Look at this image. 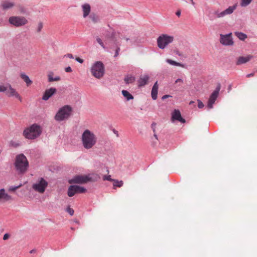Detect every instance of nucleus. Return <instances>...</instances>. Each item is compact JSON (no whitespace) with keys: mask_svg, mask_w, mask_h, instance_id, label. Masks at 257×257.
<instances>
[{"mask_svg":"<svg viewBox=\"0 0 257 257\" xmlns=\"http://www.w3.org/2000/svg\"><path fill=\"white\" fill-rule=\"evenodd\" d=\"M81 139L82 146L86 150L92 149L97 141L96 136L88 129H86L83 132Z\"/></svg>","mask_w":257,"mask_h":257,"instance_id":"obj_1","label":"nucleus"},{"mask_svg":"<svg viewBox=\"0 0 257 257\" xmlns=\"http://www.w3.org/2000/svg\"><path fill=\"white\" fill-rule=\"evenodd\" d=\"M14 165L17 172L21 174L27 172L29 165L27 158L23 154L16 156Z\"/></svg>","mask_w":257,"mask_h":257,"instance_id":"obj_2","label":"nucleus"},{"mask_svg":"<svg viewBox=\"0 0 257 257\" xmlns=\"http://www.w3.org/2000/svg\"><path fill=\"white\" fill-rule=\"evenodd\" d=\"M99 178L96 174L88 175H76L69 181L70 184H85L88 182H95Z\"/></svg>","mask_w":257,"mask_h":257,"instance_id":"obj_3","label":"nucleus"},{"mask_svg":"<svg viewBox=\"0 0 257 257\" xmlns=\"http://www.w3.org/2000/svg\"><path fill=\"white\" fill-rule=\"evenodd\" d=\"M42 131V127L40 125L33 124L24 130L23 135L28 139L34 140L40 136Z\"/></svg>","mask_w":257,"mask_h":257,"instance_id":"obj_4","label":"nucleus"},{"mask_svg":"<svg viewBox=\"0 0 257 257\" xmlns=\"http://www.w3.org/2000/svg\"><path fill=\"white\" fill-rule=\"evenodd\" d=\"M90 71L94 77L100 79L104 75V66L102 62L96 61L92 65Z\"/></svg>","mask_w":257,"mask_h":257,"instance_id":"obj_5","label":"nucleus"},{"mask_svg":"<svg viewBox=\"0 0 257 257\" xmlns=\"http://www.w3.org/2000/svg\"><path fill=\"white\" fill-rule=\"evenodd\" d=\"M0 92H5L6 94L9 97H15L21 102L22 101V98L19 93L9 83L6 85H0Z\"/></svg>","mask_w":257,"mask_h":257,"instance_id":"obj_6","label":"nucleus"},{"mask_svg":"<svg viewBox=\"0 0 257 257\" xmlns=\"http://www.w3.org/2000/svg\"><path fill=\"white\" fill-rule=\"evenodd\" d=\"M72 108L69 105H65L59 109L55 116V119L61 121L67 119L70 115Z\"/></svg>","mask_w":257,"mask_h":257,"instance_id":"obj_7","label":"nucleus"},{"mask_svg":"<svg viewBox=\"0 0 257 257\" xmlns=\"http://www.w3.org/2000/svg\"><path fill=\"white\" fill-rule=\"evenodd\" d=\"M174 40V37L167 34H162L157 38V45L160 49H164Z\"/></svg>","mask_w":257,"mask_h":257,"instance_id":"obj_8","label":"nucleus"},{"mask_svg":"<svg viewBox=\"0 0 257 257\" xmlns=\"http://www.w3.org/2000/svg\"><path fill=\"white\" fill-rule=\"evenodd\" d=\"M9 22L13 26L20 27L28 23V20L23 16H11L9 19Z\"/></svg>","mask_w":257,"mask_h":257,"instance_id":"obj_9","label":"nucleus"},{"mask_svg":"<svg viewBox=\"0 0 257 257\" xmlns=\"http://www.w3.org/2000/svg\"><path fill=\"white\" fill-rule=\"evenodd\" d=\"M48 185V183L46 180L43 178H40L36 183L33 184L32 188L37 192L43 193L47 187Z\"/></svg>","mask_w":257,"mask_h":257,"instance_id":"obj_10","label":"nucleus"},{"mask_svg":"<svg viewBox=\"0 0 257 257\" xmlns=\"http://www.w3.org/2000/svg\"><path fill=\"white\" fill-rule=\"evenodd\" d=\"M236 4L234 5L233 6L229 7L227 9L221 12H216L215 14L218 18L224 17L226 15L231 14L236 9Z\"/></svg>","mask_w":257,"mask_h":257,"instance_id":"obj_11","label":"nucleus"},{"mask_svg":"<svg viewBox=\"0 0 257 257\" xmlns=\"http://www.w3.org/2000/svg\"><path fill=\"white\" fill-rule=\"evenodd\" d=\"M220 42L223 45L231 46L233 44L231 33L226 35H220Z\"/></svg>","mask_w":257,"mask_h":257,"instance_id":"obj_12","label":"nucleus"},{"mask_svg":"<svg viewBox=\"0 0 257 257\" xmlns=\"http://www.w3.org/2000/svg\"><path fill=\"white\" fill-rule=\"evenodd\" d=\"M219 90L220 87H218L216 88V89L211 94L207 104V107L209 109H211L213 107V104L214 103L215 100H216L218 97Z\"/></svg>","mask_w":257,"mask_h":257,"instance_id":"obj_13","label":"nucleus"},{"mask_svg":"<svg viewBox=\"0 0 257 257\" xmlns=\"http://www.w3.org/2000/svg\"><path fill=\"white\" fill-rule=\"evenodd\" d=\"M171 120L174 122L175 120H178L182 123H185V120L182 117L180 111L178 109H175L172 113Z\"/></svg>","mask_w":257,"mask_h":257,"instance_id":"obj_14","label":"nucleus"},{"mask_svg":"<svg viewBox=\"0 0 257 257\" xmlns=\"http://www.w3.org/2000/svg\"><path fill=\"white\" fill-rule=\"evenodd\" d=\"M56 91L57 90L55 88H50V89L46 90L42 97L43 100H48Z\"/></svg>","mask_w":257,"mask_h":257,"instance_id":"obj_15","label":"nucleus"},{"mask_svg":"<svg viewBox=\"0 0 257 257\" xmlns=\"http://www.w3.org/2000/svg\"><path fill=\"white\" fill-rule=\"evenodd\" d=\"M252 58L253 56L251 55H248L246 56H240L238 58L236 64L237 65H239L244 64L249 61Z\"/></svg>","mask_w":257,"mask_h":257,"instance_id":"obj_16","label":"nucleus"},{"mask_svg":"<svg viewBox=\"0 0 257 257\" xmlns=\"http://www.w3.org/2000/svg\"><path fill=\"white\" fill-rule=\"evenodd\" d=\"M149 79V77L148 75H141L138 81V86L142 87L145 86L147 84Z\"/></svg>","mask_w":257,"mask_h":257,"instance_id":"obj_17","label":"nucleus"},{"mask_svg":"<svg viewBox=\"0 0 257 257\" xmlns=\"http://www.w3.org/2000/svg\"><path fill=\"white\" fill-rule=\"evenodd\" d=\"M11 199V196L5 192L4 189L0 190V201H7Z\"/></svg>","mask_w":257,"mask_h":257,"instance_id":"obj_18","label":"nucleus"},{"mask_svg":"<svg viewBox=\"0 0 257 257\" xmlns=\"http://www.w3.org/2000/svg\"><path fill=\"white\" fill-rule=\"evenodd\" d=\"M15 6V3L13 2L5 1L1 4V8L3 10H7Z\"/></svg>","mask_w":257,"mask_h":257,"instance_id":"obj_19","label":"nucleus"},{"mask_svg":"<svg viewBox=\"0 0 257 257\" xmlns=\"http://www.w3.org/2000/svg\"><path fill=\"white\" fill-rule=\"evenodd\" d=\"M82 8L83 11V16L84 18H86L89 15L90 12V6L88 4H84L82 6Z\"/></svg>","mask_w":257,"mask_h":257,"instance_id":"obj_20","label":"nucleus"},{"mask_svg":"<svg viewBox=\"0 0 257 257\" xmlns=\"http://www.w3.org/2000/svg\"><path fill=\"white\" fill-rule=\"evenodd\" d=\"M158 90V84L157 81L153 85L151 91V96L153 100H156L157 98Z\"/></svg>","mask_w":257,"mask_h":257,"instance_id":"obj_21","label":"nucleus"},{"mask_svg":"<svg viewBox=\"0 0 257 257\" xmlns=\"http://www.w3.org/2000/svg\"><path fill=\"white\" fill-rule=\"evenodd\" d=\"M20 77L26 82L27 86H29L32 84V81L31 80L29 76L25 73H21Z\"/></svg>","mask_w":257,"mask_h":257,"instance_id":"obj_22","label":"nucleus"},{"mask_svg":"<svg viewBox=\"0 0 257 257\" xmlns=\"http://www.w3.org/2000/svg\"><path fill=\"white\" fill-rule=\"evenodd\" d=\"M74 185H71L68 188V195L69 197L73 196L75 194H76V191H75Z\"/></svg>","mask_w":257,"mask_h":257,"instance_id":"obj_23","label":"nucleus"},{"mask_svg":"<svg viewBox=\"0 0 257 257\" xmlns=\"http://www.w3.org/2000/svg\"><path fill=\"white\" fill-rule=\"evenodd\" d=\"M121 93L123 96L126 98L127 100L134 99V96L127 90H123Z\"/></svg>","mask_w":257,"mask_h":257,"instance_id":"obj_24","label":"nucleus"},{"mask_svg":"<svg viewBox=\"0 0 257 257\" xmlns=\"http://www.w3.org/2000/svg\"><path fill=\"white\" fill-rule=\"evenodd\" d=\"M113 188L115 189L116 187H121L123 185V182L122 181H119L118 180L113 179Z\"/></svg>","mask_w":257,"mask_h":257,"instance_id":"obj_25","label":"nucleus"},{"mask_svg":"<svg viewBox=\"0 0 257 257\" xmlns=\"http://www.w3.org/2000/svg\"><path fill=\"white\" fill-rule=\"evenodd\" d=\"M48 78L49 82L58 81L60 80V77L59 76L53 77V73L52 72L49 73Z\"/></svg>","mask_w":257,"mask_h":257,"instance_id":"obj_26","label":"nucleus"},{"mask_svg":"<svg viewBox=\"0 0 257 257\" xmlns=\"http://www.w3.org/2000/svg\"><path fill=\"white\" fill-rule=\"evenodd\" d=\"M234 34L239 40L242 41H244L247 38V35L242 32H236Z\"/></svg>","mask_w":257,"mask_h":257,"instance_id":"obj_27","label":"nucleus"},{"mask_svg":"<svg viewBox=\"0 0 257 257\" xmlns=\"http://www.w3.org/2000/svg\"><path fill=\"white\" fill-rule=\"evenodd\" d=\"M166 62L172 65L176 66H180L181 67H184V65L180 63L177 62L174 60H172L171 59H168L166 60Z\"/></svg>","mask_w":257,"mask_h":257,"instance_id":"obj_28","label":"nucleus"},{"mask_svg":"<svg viewBox=\"0 0 257 257\" xmlns=\"http://www.w3.org/2000/svg\"><path fill=\"white\" fill-rule=\"evenodd\" d=\"M124 80L127 84L132 83L135 81V78L132 75H127L125 77Z\"/></svg>","mask_w":257,"mask_h":257,"instance_id":"obj_29","label":"nucleus"},{"mask_svg":"<svg viewBox=\"0 0 257 257\" xmlns=\"http://www.w3.org/2000/svg\"><path fill=\"white\" fill-rule=\"evenodd\" d=\"M75 191H76L77 193H85L86 191V189L84 188L83 187L79 186L78 185H74Z\"/></svg>","mask_w":257,"mask_h":257,"instance_id":"obj_30","label":"nucleus"},{"mask_svg":"<svg viewBox=\"0 0 257 257\" xmlns=\"http://www.w3.org/2000/svg\"><path fill=\"white\" fill-rule=\"evenodd\" d=\"M253 0H241L240 6L242 7H246L248 6Z\"/></svg>","mask_w":257,"mask_h":257,"instance_id":"obj_31","label":"nucleus"},{"mask_svg":"<svg viewBox=\"0 0 257 257\" xmlns=\"http://www.w3.org/2000/svg\"><path fill=\"white\" fill-rule=\"evenodd\" d=\"M18 11L20 14H25L26 13V10L24 7L21 5L18 6Z\"/></svg>","mask_w":257,"mask_h":257,"instance_id":"obj_32","label":"nucleus"},{"mask_svg":"<svg viewBox=\"0 0 257 257\" xmlns=\"http://www.w3.org/2000/svg\"><path fill=\"white\" fill-rule=\"evenodd\" d=\"M43 27V24L42 22H40L38 24L37 28V32L39 33L41 31L42 28Z\"/></svg>","mask_w":257,"mask_h":257,"instance_id":"obj_33","label":"nucleus"},{"mask_svg":"<svg viewBox=\"0 0 257 257\" xmlns=\"http://www.w3.org/2000/svg\"><path fill=\"white\" fill-rule=\"evenodd\" d=\"M96 41L104 49L105 48L102 40L99 37L96 38Z\"/></svg>","mask_w":257,"mask_h":257,"instance_id":"obj_34","label":"nucleus"},{"mask_svg":"<svg viewBox=\"0 0 257 257\" xmlns=\"http://www.w3.org/2000/svg\"><path fill=\"white\" fill-rule=\"evenodd\" d=\"M103 180L104 181L108 180V181H113V179L111 178V176L110 175H104V176H103Z\"/></svg>","mask_w":257,"mask_h":257,"instance_id":"obj_35","label":"nucleus"},{"mask_svg":"<svg viewBox=\"0 0 257 257\" xmlns=\"http://www.w3.org/2000/svg\"><path fill=\"white\" fill-rule=\"evenodd\" d=\"M22 186V185H20L18 186H16V187H11L9 188V190L10 191H16L17 189L19 188L20 187H21Z\"/></svg>","mask_w":257,"mask_h":257,"instance_id":"obj_36","label":"nucleus"},{"mask_svg":"<svg viewBox=\"0 0 257 257\" xmlns=\"http://www.w3.org/2000/svg\"><path fill=\"white\" fill-rule=\"evenodd\" d=\"M197 102H198V107L199 108H203L204 107V104L203 103V102L201 100L198 99L197 100Z\"/></svg>","mask_w":257,"mask_h":257,"instance_id":"obj_37","label":"nucleus"},{"mask_svg":"<svg viewBox=\"0 0 257 257\" xmlns=\"http://www.w3.org/2000/svg\"><path fill=\"white\" fill-rule=\"evenodd\" d=\"M67 211L71 215H73L74 214V210L70 207H68L67 208Z\"/></svg>","mask_w":257,"mask_h":257,"instance_id":"obj_38","label":"nucleus"},{"mask_svg":"<svg viewBox=\"0 0 257 257\" xmlns=\"http://www.w3.org/2000/svg\"><path fill=\"white\" fill-rule=\"evenodd\" d=\"M183 83V80L182 79H180V78L177 79L175 81V84L179 83V85H180L181 84H182Z\"/></svg>","mask_w":257,"mask_h":257,"instance_id":"obj_39","label":"nucleus"},{"mask_svg":"<svg viewBox=\"0 0 257 257\" xmlns=\"http://www.w3.org/2000/svg\"><path fill=\"white\" fill-rule=\"evenodd\" d=\"M156 125H157V124L155 122H153L151 124V128H152L154 133H155V132H156Z\"/></svg>","mask_w":257,"mask_h":257,"instance_id":"obj_40","label":"nucleus"},{"mask_svg":"<svg viewBox=\"0 0 257 257\" xmlns=\"http://www.w3.org/2000/svg\"><path fill=\"white\" fill-rule=\"evenodd\" d=\"M119 50H120L119 47H117V49H116L115 53L114 56L115 57H117L118 55Z\"/></svg>","mask_w":257,"mask_h":257,"instance_id":"obj_41","label":"nucleus"},{"mask_svg":"<svg viewBox=\"0 0 257 257\" xmlns=\"http://www.w3.org/2000/svg\"><path fill=\"white\" fill-rule=\"evenodd\" d=\"M9 237H10V235L8 233H6L4 235L3 239L5 240L8 239Z\"/></svg>","mask_w":257,"mask_h":257,"instance_id":"obj_42","label":"nucleus"},{"mask_svg":"<svg viewBox=\"0 0 257 257\" xmlns=\"http://www.w3.org/2000/svg\"><path fill=\"white\" fill-rule=\"evenodd\" d=\"M75 60L80 63H82L83 62V60L79 57H77Z\"/></svg>","mask_w":257,"mask_h":257,"instance_id":"obj_43","label":"nucleus"},{"mask_svg":"<svg viewBox=\"0 0 257 257\" xmlns=\"http://www.w3.org/2000/svg\"><path fill=\"white\" fill-rule=\"evenodd\" d=\"M65 71H66V72H72V69H71V68L70 67H69H69H66V68H65Z\"/></svg>","mask_w":257,"mask_h":257,"instance_id":"obj_44","label":"nucleus"},{"mask_svg":"<svg viewBox=\"0 0 257 257\" xmlns=\"http://www.w3.org/2000/svg\"><path fill=\"white\" fill-rule=\"evenodd\" d=\"M66 57L70 58V59H73V56L72 55V54H67V55H65Z\"/></svg>","mask_w":257,"mask_h":257,"instance_id":"obj_45","label":"nucleus"},{"mask_svg":"<svg viewBox=\"0 0 257 257\" xmlns=\"http://www.w3.org/2000/svg\"><path fill=\"white\" fill-rule=\"evenodd\" d=\"M254 76V73H251L250 74H248L246 75L247 77H250Z\"/></svg>","mask_w":257,"mask_h":257,"instance_id":"obj_46","label":"nucleus"},{"mask_svg":"<svg viewBox=\"0 0 257 257\" xmlns=\"http://www.w3.org/2000/svg\"><path fill=\"white\" fill-rule=\"evenodd\" d=\"M176 15L178 16V17H179L181 15V11L179 10V11H178L176 13Z\"/></svg>","mask_w":257,"mask_h":257,"instance_id":"obj_47","label":"nucleus"},{"mask_svg":"<svg viewBox=\"0 0 257 257\" xmlns=\"http://www.w3.org/2000/svg\"><path fill=\"white\" fill-rule=\"evenodd\" d=\"M31 253H35L36 252V250L35 249H32L30 251V252Z\"/></svg>","mask_w":257,"mask_h":257,"instance_id":"obj_48","label":"nucleus"},{"mask_svg":"<svg viewBox=\"0 0 257 257\" xmlns=\"http://www.w3.org/2000/svg\"><path fill=\"white\" fill-rule=\"evenodd\" d=\"M91 18L92 19V20L94 22H96V20H95V18L94 17H92L91 16Z\"/></svg>","mask_w":257,"mask_h":257,"instance_id":"obj_49","label":"nucleus"},{"mask_svg":"<svg viewBox=\"0 0 257 257\" xmlns=\"http://www.w3.org/2000/svg\"><path fill=\"white\" fill-rule=\"evenodd\" d=\"M168 97H169V95H164V96H163L162 98H163V99H164V98H166Z\"/></svg>","mask_w":257,"mask_h":257,"instance_id":"obj_50","label":"nucleus"},{"mask_svg":"<svg viewBox=\"0 0 257 257\" xmlns=\"http://www.w3.org/2000/svg\"><path fill=\"white\" fill-rule=\"evenodd\" d=\"M154 136L156 138V139H157V135L156 134V132L154 133Z\"/></svg>","mask_w":257,"mask_h":257,"instance_id":"obj_51","label":"nucleus"},{"mask_svg":"<svg viewBox=\"0 0 257 257\" xmlns=\"http://www.w3.org/2000/svg\"><path fill=\"white\" fill-rule=\"evenodd\" d=\"M194 103V102L193 101H191L190 102L189 104H193V103Z\"/></svg>","mask_w":257,"mask_h":257,"instance_id":"obj_52","label":"nucleus"},{"mask_svg":"<svg viewBox=\"0 0 257 257\" xmlns=\"http://www.w3.org/2000/svg\"><path fill=\"white\" fill-rule=\"evenodd\" d=\"M125 40H126V41H127L129 40V39H128V38H125Z\"/></svg>","mask_w":257,"mask_h":257,"instance_id":"obj_53","label":"nucleus"},{"mask_svg":"<svg viewBox=\"0 0 257 257\" xmlns=\"http://www.w3.org/2000/svg\"><path fill=\"white\" fill-rule=\"evenodd\" d=\"M176 54H178V55H179V56H180V54H179V53H178V52H177V53H176Z\"/></svg>","mask_w":257,"mask_h":257,"instance_id":"obj_54","label":"nucleus"},{"mask_svg":"<svg viewBox=\"0 0 257 257\" xmlns=\"http://www.w3.org/2000/svg\"><path fill=\"white\" fill-rule=\"evenodd\" d=\"M17 146H18V144H16L15 145V147H17Z\"/></svg>","mask_w":257,"mask_h":257,"instance_id":"obj_55","label":"nucleus"}]
</instances>
